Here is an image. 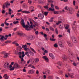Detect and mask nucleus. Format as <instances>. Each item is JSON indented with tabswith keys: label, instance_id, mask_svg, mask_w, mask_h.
Masks as SVG:
<instances>
[{
	"label": "nucleus",
	"instance_id": "10",
	"mask_svg": "<svg viewBox=\"0 0 79 79\" xmlns=\"http://www.w3.org/2000/svg\"><path fill=\"white\" fill-rule=\"evenodd\" d=\"M38 17L40 19H42L43 18H44V15L41 14H40L38 15Z\"/></svg>",
	"mask_w": 79,
	"mask_h": 79
},
{
	"label": "nucleus",
	"instance_id": "32",
	"mask_svg": "<svg viewBox=\"0 0 79 79\" xmlns=\"http://www.w3.org/2000/svg\"><path fill=\"white\" fill-rule=\"evenodd\" d=\"M30 49L31 50H32V52H34V53H35L36 52L35 51V50H34V49L32 48H30Z\"/></svg>",
	"mask_w": 79,
	"mask_h": 79
},
{
	"label": "nucleus",
	"instance_id": "16",
	"mask_svg": "<svg viewBox=\"0 0 79 79\" xmlns=\"http://www.w3.org/2000/svg\"><path fill=\"white\" fill-rule=\"evenodd\" d=\"M67 43L68 45H69V47H72V45H73V44H72V43H71V42H70V41H67Z\"/></svg>",
	"mask_w": 79,
	"mask_h": 79
},
{
	"label": "nucleus",
	"instance_id": "28",
	"mask_svg": "<svg viewBox=\"0 0 79 79\" xmlns=\"http://www.w3.org/2000/svg\"><path fill=\"white\" fill-rule=\"evenodd\" d=\"M57 64H58V65H59V66H61V64H62V62H58L57 63Z\"/></svg>",
	"mask_w": 79,
	"mask_h": 79
},
{
	"label": "nucleus",
	"instance_id": "38",
	"mask_svg": "<svg viewBox=\"0 0 79 79\" xmlns=\"http://www.w3.org/2000/svg\"><path fill=\"white\" fill-rule=\"evenodd\" d=\"M2 14H4L5 13V11L4 10H2Z\"/></svg>",
	"mask_w": 79,
	"mask_h": 79
},
{
	"label": "nucleus",
	"instance_id": "51",
	"mask_svg": "<svg viewBox=\"0 0 79 79\" xmlns=\"http://www.w3.org/2000/svg\"><path fill=\"white\" fill-rule=\"evenodd\" d=\"M4 26H5L4 23H2L1 24V26H2V27H4Z\"/></svg>",
	"mask_w": 79,
	"mask_h": 79
},
{
	"label": "nucleus",
	"instance_id": "33",
	"mask_svg": "<svg viewBox=\"0 0 79 79\" xmlns=\"http://www.w3.org/2000/svg\"><path fill=\"white\" fill-rule=\"evenodd\" d=\"M48 12H44V15L45 16H47Z\"/></svg>",
	"mask_w": 79,
	"mask_h": 79
},
{
	"label": "nucleus",
	"instance_id": "37",
	"mask_svg": "<svg viewBox=\"0 0 79 79\" xmlns=\"http://www.w3.org/2000/svg\"><path fill=\"white\" fill-rule=\"evenodd\" d=\"M53 18H51V19L49 20V22H53Z\"/></svg>",
	"mask_w": 79,
	"mask_h": 79
},
{
	"label": "nucleus",
	"instance_id": "22",
	"mask_svg": "<svg viewBox=\"0 0 79 79\" xmlns=\"http://www.w3.org/2000/svg\"><path fill=\"white\" fill-rule=\"evenodd\" d=\"M9 63H8V62H6V63L4 65V67L5 68H6V66H8V65H9Z\"/></svg>",
	"mask_w": 79,
	"mask_h": 79
},
{
	"label": "nucleus",
	"instance_id": "15",
	"mask_svg": "<svg viewBox=\"0 0 79 79\" xmlns=\"http://www.w3.org/2000/svg\"><path fill=\"white\" fill-rule=\"evenodd\" d=\"M68 74L69 76V77H70L71 78H73V77H74V76H73V73L69 74V73H68Z\"/></svg>",
	"mask_w": 79,
	"mask_h": 79
},
{
	"label": "nucleus",
	"instance_id": "2",
	"mask_svg": "<svg viewBox=\"0 0 79 79\" xmlns=\"http://www.w3.org/2000/svg\"><path fill=\"white\" fill-rule=\"evenodd\" d=\"M10 2H6L5 4H3L2 6V8L4 10H5V7L6 8H8V6H10Z\"/></svg>",
	"mask_w": 79,
	"mask_h": 79
},
{
	"label": "nucleus",
	"instance_id": "8",
	"mask_svg": "<svg viewBox=\"0 0 79 79\" xmlns=\"http://www.w3.org/2000/svg\"><path fill=\"white\" fill-rule=\"evenodd\" d=\"M43 58L45 60V61H46V62H48V59L47 57L46 56H43Z\"/></svg>",
	"mask_w": 79,
	"mask_h": 79
},
{
	"label": "nucleus",
	"instance_id": "62",
	"mask_svg": "<svg viewBox=\"0 0 79 79\" xmlns=\"http://www.w3.org/2000/svg\"><path fill=\"white\" fill-rule=\"evenodd\" d=\"M33 22H34V24H35V25H36V26H37V23L36 22H35L34 21H33Z\"/></svg>",
	"mask_w": 79,
	"mask_h": 79
},
{
	"label": "nucleus",
	"instance_id": "56",
	"mask_svg": "<svg viewBox=\"0 0 79 79\" xmlns=\"http://www.w3.org/2000/svg\"><path fill=\"white\" fill-rule=\"evenodd\" d=\"M27 44L28 45H29V46H30V45H31V44L30 43H27Z\"/></svg>",
	"mask_w": 79,
	"mask_h": 79
},
{
	"label": "nucleus",
	"instance_id": "3",
	"mask_svg": "<svg viewBox=\"0 0 79 79\" xmlns=\"http://www.w3.org/2000/svg\"><path fill=\"white\" fill-rule=\"evenodd\" d=\"M71 39L73 42H74V43H77V40L76 38L74 37H72Z\"/></svg>",
	"mask_w": 79,
	"mask_h": 79
},
{
	"label": "nucleus",
	"instance_id": "17",
	"mask_svg": "<svg viewBox=\"0 0 79 79\" xmlns=\"http://www.w3.org/2000/svg\"><path fill=\"white\" fill-rule=\"evenodd\" d=\"M64 26H65V29H69V25L65 24L64 25Z\"/></svg>",
	"mask_w": 79,
	"mask_h": 79
},
{
	"label": "nucleus",
	"instance_id": "7",
	"mask_svg": "<svg viewBox=\"0 0 79 79\" xmlns=\"http://www.w3.org/2000/svg\"><path fill=\"white\" fill-rule=\"evenodd\" d=\"M45 3V1L44 0H40L38 1V3L39 4H44Z\"/></svg>",
	"mask_w": 79,
	"mask_h": 79
},
{
	"label": "nucleus",
	"instance_id": "36",
	"mask_svg": "<svg viewBox=\"0 0 79 79\" xmlns=\"http://www.w3.org/2000/svg\"><path fill=\"white\" fill-rule=\"evenodd\" d=\"M65 9L66 10H67V11H68V10H69V8H68V6H66L65 7Z\"/></svg>",
	"mask_w": 79,
	"mask_h": 79
},
{
	"label": "nucleus",
	"instance_id": "41",
	"mask_svg": "<svg viewBox=\"0 0 79 79\" xmlns=\"http://www.w3.org/2000/svg\"><path fill=\"white\" fill-rule=\"evenodd\" d=\"M54 47H55L56 48L58 47V45H57V44H55L54 45Z\"/></svg>",
	"mask_w": 79,
	"mask_h": 79
},
{
	"label": "nucleus",
	"instance_id": "46",
	"mask_svg": "<svg viewBox=\"0 0 79 79\" xmlns=\"http://www.w3.org/2000/svg\"><path fill=\"white\" fill-rule=\"evenodd\" d=\"M44 7L46 9H48V7L47 6H44Z\"/></svg>",
	"mask_w": 79,
	"mask_h": 79
},
{
	"label": "nucleus",
	"instance_id": "20",
	"mask_svg": "<svg viewBox=\"0 0 79 79\" xmlns=\"http://www.w3.org/2000/svg\"><path fill=\"white\" fill-rule=\"evenodd\" d=\"M68 51H69V52L70 53V54H69L70 57H72V56H73V54L71 53L72 52H71V51L70 50V49H69L68 50Z\"/></svg>",
	"mask_w": 79,
	"mask_h": 79
},
{
	"label": "nucleus",
	"instance_id": "61",
	"mask_svg": "<svg viewBox=\"0 0 79 79\" xmlns=\"http://www.w3.org/2000/svg\"><path fill=\"white\" fill-rule=\"evenodd\" d=\"M16 42H17L16 41H14L12 43V44H15H15L17 43H16Z\"/></svg>",
	"mask_w": 79,
	"mask_h": 79
},
{
	"label": "nucleus",
	"instance_id": "57",
	"mask_svg": "<svg viewBox=\"0 0 79 79\" xmlns=\"http://www.w3.org/2000/svg\"><path fill=\"white\" fill-rule=\"evenodd\" d=\"M27 77H29L30 79H32V77H31V76L27 75Z\"/></svg>",
	"mask_w": 79,
	"mask_h": 79
},
{
	"label": "nucleus",
	"instance_id": "14",
	"mask_svg": "<svg viewBox=\"0 0 79 79\" xmlns=\"http://www.w3.org/2000/svg\"><path fill=\"white\" fill-rule=\"evenodd\" d=\"M4 58H7L8 57V56L9 55V54L8 53H5L4 55Z\"/></svg>",
	"mask_w": 79,
	"mask_h": 79
},
{
	"label": "nucleus",
	"instance_id": "4",
	"mask_svg": "<svg viewBox=\"0 0 79 79\" xmlns=\"http://www.w3.org/2000/svg\"><path fill=\"white\" fill-rule=\"evenodd\" d=\"M18 54L19 55H22V58H23L24 57V56H25V55L24 54V52H19Z\"/></svg>",
	"mask_w": 79,
	"mask_h": 79
},
{
	"label": "nucleus",
	"instance_id": "31",
	"mask_svg": "<svg viewBox=\"0 0 79 79\" xmlns=\"http://www.w3.org/2000/svg\"><path fill=\"white\" fill-rule=\"evenodd\" d=\"M49 29H50V30H51V31H55V30L54 29H53V28L52 27H50Z\"/></svg>",
	"mask_w": 79,
	"mask_h": 79
},
{
	"label": "nucleus",
	"instance_id": "27",
	"mask_svg": "<svg viewBox=\"0 0 79 79\" xmlns=\"http://www.w3.org/2000/svg\"><path fill=\"white\" fill-rule=\"evenodd\" d=\"M31 68H32L33 69H35V67L34 65H31V64H30L28 66V67H31Z\"/></svg>",
	"mask_w": 79,
	"mask_h": 79
},
{
	"label": "nucleus",
	"instance_id": "64",
	"mask_svg": "<svg viewBox=\"0 0 79 79\" xmlns=\"http://www.w3.org/2000/svg\"><path fill=\"white\" fill-rule=\"evenodd\" d=\"M35 33L36 35H38V34H39V32L38 31H36L35 32Z\"/></svg>",
	"mask_w": 79,
	"mask_h": 79
},
{
	"label": "nucleus",
	"instance_id": "26",
	"mask_svg": "<svg viewBox=\"0 0 79 79\" xmlns=\"http://www.w3.org/2000/svg\"><path fill=\"white\" fill-rule=\"evenodd\" d=\"M39 61V59L37 58H36L35 60V63H38Z\"/></svg>",
	"mask_w": 79,
	"mask_h": 79
},
{
	"label": "nucleus",
	"instance_id": "34",
	"mask_svg": "<svg viewBox=\"0 0 79 79\" xmlns=\"http://www.w3.org/2000/svg\"><path fill=\"white\" fill-rule=\"evenodd\" d=\"M55 32L57 34H58V31L57 30V28H56L55 30Z\"/></svg>",
	"mask_w": 79,
	"mask_h": 79
},
{
	"label": "nucleus",
	"instance_id": "60",
	"mask_svg": "<svg viewBox=\"0 0 79 79\" xmlns=\"http://www.w3.org/2000/svg\"><path fill=\"white\" fill-rule=\"evenodd\" d=\"M43 78H44V79H46V78L47 77V76L45 75H44L43 76Z\"/></svg>",
	"mask_w": 79,
	"mask_h": 79
},
{
	"label": "nucleus",
	"instance_id": "55",
	"mask_svg": "<svg viewBox=\"0 0 79 79\" xmlns=\"http://www.w3.org/2000/svg\"><path fill=\"white\" fill-rule=\"evenodd\" d=\"M46 31H48V32H49V31H50V30H49V29H48L47 28H46Z\"/></svg>",
	"mask_w": 79,
	"mask_h": 79
},
{
	"label": "nucleus",
	"instance_id": "63",
	"mask_svg": "<svg viewBox=\"0 0 79 79\" xmlns=\"http://www.w3.org/2000/svg\"><path fill=\"white\" fill-rule=\"evenodd\" d=\"M48 79H52V77L50 76L48 77Z\"/></svg>",
	"mask_w": 79,
	"mask_h": 79
},
{
	"label": "nucleus",
	"instance_id": "48",
	"mask_svg": "<svg viewBox=\"0 0 79 79\" xmlns=\"http://www.w3.org/2000/svg\"><path fill=\"white\" fill-rule=\"evenodd\" d=\"M28 3H30V4H31L32 3V1L31 0H28Z\"/></svg>",
	"mask_w": 79,
	"mask_h": 79
},
{
	"label": "nucleus",
	"instance_id": "13",
	"mask_svg": "<svg viewBox=\"0 0 79 79\" xmlns=\"http://www.w3.org/2000/svg\"><path fill=\"white\" fill-rule=\"evenodd\" d=\"M0 37H1V38H0V40H1V42H2L3 40H4V39L5 38V36L3 35H0Z\"/></svg>",
	"mask_w": 79,
	"mask_h": 79
},
{
	"label": "nucleus",
	"instance_id": "59",
	"mask_svg": "<svg viewBox=\"0 0 79 79\" xmlns=\"http://www.w3.org/2000/svg\"><path fill=\"white\" fill-rule=\"evenodd\" d=\"M30 9H34V7H33V6H30Z\"/></svg>",
	"mask_w": 79,
	"mask_h": 79
},
{
	"label": "nucleus",
	"instance_id": "11",
	"mask_svg": "<svg viewBox=\"0 0 79 79\" xmlns=\"http://www.w3.org/2000/svg\"><path fill=\"white\" fill-rule=\"evenodd\" d=\"M30 23L31 24V25L30 26V30L31 29V28H33V27H35V26L34 25H32V22L31 21L30 22Z\"/></svg>",
	"mask_w": 79,
	"mask_h": 79
},
{
	"label": "nucleus",
	"instance_id": "25",
	"mask_svg": "<svg viewBox=\"0 0 79 79\" xmlns=\"http://www.w3.org/2000/svg\"><path fill=\"white\" fill-rule=\"evenodd\" d=\"M23 32H18L17 34L18 35H20V36H21V37H22V35L23 34Z\"/></svg>",
	"mask_w": 79,
	"mask_h": 79
},
{
	"label": "nucleus",
	"instance_id": "35",
	"mask_svg": "<svg viewBox=\"0 0 79 79\" xmlns=\"http://www.w3.org/2000/svg\"><path fill=\"white\" fill-rule=\"evenodd\" d=\"M50 40L51 41H55V40H56L55 39L53 38H50Z\"/></svg>",
	"mask_w": 79,
	"mask_h": 79
},
{
	"label": "nucleus",
	"instance_id": "5",
	"mask_svg": "<svg viewBox=\"0 0 79 79\" xmlns=\"http://www.w3.org/2000/svg\"><path fill=\"white\" fill-rule=\"evenodd\" d=\"M34 39V36L32 35L30 36L28 38V40H33Z\"/></svg>",
	"mask_w": 79,
	"mask_h": 79
},
{
	"label": "nucleus",
	"instance_id": "21",
	"mask_svg": "<svg viewBox=\"0 0 79 79\" xmlns=\"http://www.w3.org/2000/svg\"><path fill=\"white\" fill-rule=\"evenodd\" d=\"M22 12L24 13H26V14H29V13H30V12L26 10L22 11Z\"/></svg>",
	"mask_w": 79,
	"mask_h": 79
},
{
	"label": "nucleus",
	"instance_id": "47",
	"mask_svg": "<svg viewBox=\"0 0 79 79\" xmlns=\"http://www.w3.org/2000/svg\"><path fill=\"white\" fill-rule=\"evenodd\" d=\"M10 42H11V41L9 40L5 42V43H10Z\"/></svg>",
	"mask_w": 79,
	"mask_h": 79
},
{
	"label": "nucleus",
	"instance_id": "9",
	"mask_svg": "<svg viewBox=\"0 0 79 79\" xmlns=\"http://www.w3.org/2000/svg\"><path fill=\"white\" fill-rule=\"evenodd\" d=\"M49 56L52 59H54L55 58V56L52 53H49Z\"/></svg>",
	"mask_w": 79,
	"mask_h": 79
},
{
	"label": "nucleus",
	"instance_id": "18",
	"mask_svg": "<svg viewBox=\"0 0 79 79\" xmlns=\"http://www.w3.org/2000/svg\"><path fill=\"white\" fill-rule=\"evenodd\" d=\"M62 58L63 60H67V58L66 57V56L64 55L62 57Z\"/></svg>",
	"mask_w": 79,
	"mask_h": 79
},
{
	"label": "nucleus",
	"instance_id": "52",
	"mask_svg": "<svg viewBox=\"0 0 79 79\" xmlns=\"http://www.w3.org/2000/svg\"><path fill=\"white\" fill-rule=\"evenodd\" d=\"M58 37H59V38H61V37H63V35H58Z\"/></svg>",
	"mask_w": 79,
	"mask_h": 79
},
{
	"label": "nucleus",
	"instance_id": "44",
	"mask_svg": "<svg viewBox=\"0 0 79 79\" xmlns=\"http://www.w3.org/2000/svg\"><path fill=\"white\" fill-rule=\"evenodd\" d=\"M48 3H53V2L51 0H48Z\"/></svg>",
	"mask_w": 79,
	"mask_h": 79
},
{
	"label": "nucleus",
	"instance_id": "1",
	"mask_svg": "<svg viewBox=\"0 0 79 79\" xmlns=\"http://www.w3.org/2000/svg\"><path fill=\"white\" fill-rule=\"evenodd\" d=\"M28 25H25V23H24V19L22 20L20 23L21 25L23 27L25 28L27 31H29L30 30V25H29V22H27Z\"/></svg>",
	"mask_w": 79,
	"mask_h": 79
},
{
	"label": "nucleus",
	"instance_id": "42",
	"mask_svg": "<svg viewBox=\"0 0 79 79\" xmlns=\"http://www.w3.org/2000/svg\"><path fill=\"white\" fill-rule=\"evenodd\" d=\"M14 67H13L12 68H10V71H12L13 70H14V69H15Z\"/></svg>",
	"mask_w": 79,
	"mask_h": 79
},
{
	"label": "nucleus",
	"instance_id": "30",
	"mask_svg": "<svg viewBox=\"0 0 79 79\" xmlns=\"http://www.w3.org/2000/svg\"><path fill=\"white\" fill-rule=\"evenodd\" d=\"M22 47L23 48H27V45L25 44V45H23L22 46Z\"/></svg>",
	"mask_w": 79,
	"mask_h": 79
},
{
	"label": "nucleus",
	"instance_id": "24",
	"mask_svg": "<svg viewBox=\"0 0 79 79\" xmlns=\"http://www.w3.org/2000/svg\"><path fill=\"white\" fill-rule=\"evenodd\" d=\"M62 23V22L61 21H59L58 22L56 23V25H58L59 24H60Z\"/></svg>",
	"mask_w": 79,
	"mask_h": 79
},
{
	"label": "nucleus",
	"instance_id": "12",
	"mask_svg": "<svg viewBox=\"0 0 79 79\" xmlns=\"http://www.w3.org/2000/svg\"><path fill=\"white\" fill-rule=\"evenodd\" d=\"M3 77L5 78V79H8L9 78V77L6 74H5L3 76Z\"/></svg>",
	"mask_w": 79,
	"mask_h": 79
},
{
	"label": "nucleus",
	"instance_id": "39",
	"mask_svg": "<svg viewBox=\"0 0 79 79\" xmlns=\"http://www.w3.org/2000/svg\"><path fill=\"white\" fill-rule=\"evenodd\" d=\"M54 14H59V11H54Z\"/></svg>",
	"mask_w": 79,
	"mask_h": 79
},
{
	"label": "nucleus",
	"instance_id": "58",
	"mask_svg": "<svg viewBox=\"0 0 79 79\" xmlns=\"http://www.w3.org/2000/svg\"><path fill=\"white\" fill-rule=\"evenodd\" d=\"M58 20L59 21H61V17H59L58 18Z\"/></svg>",
	"mask_w": 79,
	"mask_h": 79
},
{
	"label": "nucleus",
	"instance_id": "29",
	"mask_svg": "<svg viewBox=\"0 0 79 79\" xmlns=\"http://www.w3.org/2000/svg\"><path fill=\"white\" fill-rule=\"evenodd\" d=\"M13 23L14 24H18V23H19V21H14L13 22Z\"/></svg>",
	"mask_w": 79,
	"mask_h": 79
},
{
	"label": "nucleus",
	"instance_id": "43",
	"mask_svg": "<svg viewBox=\"0 0 79 79\" xmlns=\"http://www.w3.org/2000/svg\"><path fill=\"white\" fill-rule=\"evenodd\" d=\"M67 32H68L69 34H70V32H71L70 31V29H67Z\"/></svg>",
	"mask_w": 79,
	"mask_h": 79
},
{
	"label": "nucleus",
	"instance_id": "53",
	"mask_svg": "<svg viewBox=\"0 0 79 79\" xmlns=\"http://www.w3.org/2000/svg\"><path fill=\"white\" fill-rule=\"evenodd\" d=\"M62 44L61 43H60V44H59V46L60 47H62Z\"/></svg>",
	"mask_w": 79,
	"mask_h": 79
},
{
	"label": "nucleus",
	"instance_id": "6",
	"mask_svg": "<svg viewBox=\"0 0 79 79\" xmlns=\"http://www.w3.org/2000/svg\"><path fill=\"white\" fill-rule=\"evenodd\" d=\"M34 72H35V70L32 69L29 70L28 73L29 74H33V73H34Z\"/></svg>",
	"mask_w": 79,
	"mask_h": 79
},
{
	"label": "nucleus",
	"instance_id": "19",
	"mask_svg": "<svg viewBox=\"0 0 79 79\" xmlns=\"http://www.w3.org/2000/svg\"><path fill=\"white\" fill-rule=\"evenodd\" d=\"M21 56H19V58H21V61L22 62H24V64L25 63V61L24 60V59H23V57H22L21 58Z\"/></svg>",
	"mask_w": 79,
	"mask_h": 79
},
{
	"label": "nucleus",
	"instance_id": "49",
	"mask_svg": "<svg viewBox=\"0 0 79 79\" xmlns=\"http://www.w3.org/2000/svg\"><path fill=\"white\" fill-rule=\"evenodd\" d=\"M36 74H39V71L38 70H37L36 72Z\"/></svg>",
	"mask_w": 79,
	"mask_h": 79
},
{
	"label": "nucleus",
	"instance_id": "40",
	"mask_svg": "<svg viewBox=\"0 0 79 79\" xmlns=\"http://www.w3.org/2000/svg\"><path fill=\"white\" fill-rule=\"evenodd\" d=\"M25 36H26V35L25 34H24L23 33L22 34V35L21 37H25Z\"/></svg>",
	"mask_w": 79,
	"mask_h": 79
},
{
	"label": "nucleus",
	"instance_id": "50",
	"mask_svg": "<svg viewBox=\"0 0 79 79\" xmlns=\"http://www.w3.org/2000/svg\"><path fill=\"white\" fill-rule=\"evenodd\" d=\"M73 64L75 66H77V64H76V63H75V62L73 63Z\"/></svg>",
	"mask_w": 79,
	"mask_h": 79
},
{
	"label": "nucleus",
	"instance_id": "23",
	"mask_svg": "<svg viewBox=\"0 0 79 79\" xmlns=\"http://www.w3.org/2000/svg\"><path fill=\"white\" fill-rule=\"evenodd\" d=\"M14 68H19V65L18 64H14Z\"/></svg>",
	"mask_w": 79,
	"mask_h": 79
},
{
	"label": "nucleus",
	"instance_id": "45",
	"mask_svg": "<svg viewBox=\"0 0 79 79\" xmlns=\"http://www.w3.org/2000/svg\"><path fill=\"white\" fill-rule=\"evenodd\" d=\"M55 8H56V10H59V7L57 6H55Z\"/></svg>",
	"mask_w": 79,
	"mask_h": 79
},
{
	"label": "nucleus",
	"instance_id": "54",
	"mask_svg": "<svg viewBox=\"0 0 79 79\" xmlns=\"http://www.w3.org/2000/svg\"><path fill=\"white\" fill-rule=\"evenodd\" d=\"M75 3H76V2H75V1H73V5H74V6H75Z\"/></svg>",
	"mask_w": 79,
	"mask_h": 79
}]
</instances>
